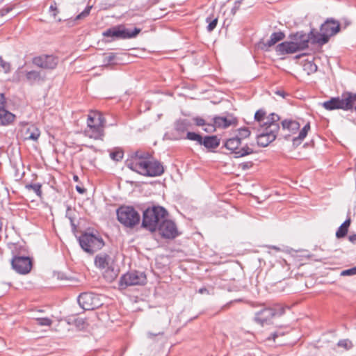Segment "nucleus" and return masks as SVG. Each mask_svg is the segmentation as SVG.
Returning a JSON list of instances; mask_svg holds the SVG:
<instances>
[{"label":"nucleus","mask_w":356,"mask_h":356,"mask_svg":"<svg viewBox=\"0 0 356 356\" xmlns=\"http://www.w3.org/2000/svg\"><path fill=\"white\" fill-rule=\"evenodd\" d=\"M348 239L351 243H356V234L350 235Z\"/></svg>","instance_id":"57"},{"label":"nucleus","mask_w":356,"mask_h":356,"mask_svg":"<svg viewBox=\"0 0 356 356\" xmlns=\"http://www.w3.org/2000/svg\"><path fill=\"white\" fill-rule=\"evenodd\" d=\"M207 22L209 23V24L207 26V31L209 32H211L216 27V25L218 24V18L211 19V17H207Z\"/></svg>","instance_id":"42"},{"label":"nucleus","mask_w":356,"mask_h":356,"mask_svg":"<svg viewBox=\"0 0 356 356\" xmlns=\"http://www.w3.org/2000/svg\"><path fill=\"white\" fill-rule=\"evenodd\" d=\"M162 334H163V332H159L157 334H153L152 332H148L147 335H148V337L152 338V337L157 336V335Z\"/></svg>","instance_id":"59"},{"label":"nucleus","mask_w":356,"mask_h":356,"mask_svg":"<svg viewBox=\"0 0 356 356\" xmlns=\"http://www.w3.org/2000/svg\"><path fill=\"white\" fill-rule=\"evenodd\" d=\"M58 63V58L54 55H46V69H54Z\"/></svg>","instance_id":"32"},{"label":"nucleus","mask_w":356,"mask_h":356,"mask_svg":"<svg viewBox=\"0 0 356 356\" xmlns=\"http://www.w3.org/2000/svg\"><path fill=\"white\" fill-rule=\"evenodd\" d=\"M49 12L51 13L52 16L55 18L56 17L58 12L56 3L54 2L53 4H51L49 6Z\"/></svg>","instance_id":"50"},{"label":"nucleus","mask_w":356,"mask_h":356,"mask_svg":"<svg viewBox=\"0 0 356 356\" xmlns=\"http://www.w3.org/2000/svg\"><path fill=\"white\" fill-rule=\"evenodd\" d=\"M6 98L0 93V126L10 124L15 120V115L6 109Z\"/></svg>","instance_id":"15"},{"label":"nucleus","mask_w":356,"mask_h":356,"mask_svg":"<svg viewBox=\"0 0 356 356\" xmlns=\"http://www.w3.org/2000/svg\"><path fill=\"white\" fill-rule=\"evenodd\" d=\"M348 233V229L343 227L342 225H341L337 232H336V236L338 238L344 237Z\"/></svg>","instance_id":"45"},{"label":"nucleus","mask_w":356,"mask_h":356,"mask_svg":"<svg viewBox=\"0 0 356 356\" xmlns=\"http://www.w3.org/2000/svg\"><path fill=\"white\" fill-rule=\"evenodd\" d=\"M339 99L342 110L356 111V93L344 92Z\"/></svg>","instance_id":"14"},{"label":"nucleus","mask_w":356,"mask_h":356,"mask_svg":"<svg viewBox=\"0 0 356 356\" xmlns=\"http://www.w3.org/2000/svg\"><path fill=\"white\" fill-rule=\"evenodd\" d=\"M76 190L77 192H79L80 194H83L86 190L83 187H81L79 186H76Z\"/></svg>","instance_id":"56"},{"label":"nucleus","mask_w":356,"mask_h":356,"mask_svg":"<svg viewBox=\"0 0 356 356\" xmlns=\"http://www.w3.org/2000/svg\"><path fill=\"white\" fill-rule=\"evenodd\" d=\"M284 335V333L280 332V331H276L274 333H273L271 334V336L268 337V340H273V341H275V339L277 338L278 337L280 336H283Z\"/></svg>","instance_id":"52"},{"label":"nucleus","mask_w":356,"mask_h":356,"mask_svg":"<svg viewBox=\"0 0 356 356\" xmlns=\"http://www.w3.org/2000/svg\"><path fill=\"white\" fill-rule=\"evenodd\" d=\"M216 128L225 129L235 122V119L232 116L220 117L216 116L213 118Z\"/></svg>","instance_id":"21"},{"label":"nucleus","mask_w":356,"mask_h":356,"mask_svg":"<svg viewBox=\"0 0 356 356\" xmlns=\"http://www.w3.org/2000/svg\"><path fill=\"white\" fill-rule=\"evenodd\" d=\"M206 292H208V290L206 288H201L199 289V293L201 294L204 293Z\"/></svg>","instance_id":"62"},{"label":"nucleus","mask_w":356,"mask_h":356,"mask_svg":"<svg viewBox=\"0 0 356 356\" xmlns=\"http://www.w3.org/2000/svg\"><path fill=\"white\" fill-rule=\"evenodd\" d=\"M353 275H356V267L344 270L341 273V276H350Z\"/></svg>","instance_id":"47"},{"label":"nucleus","mask_w":356,"mask_h":356,"mask_svg":"<svg viewBox=\"0 0 356 356\" xmlns=\"http://www.w3.org/2000/svg\"><path fill=\"white\" fill-rule=\"evenodd\" d=\"M26 80L31 83L33 84L40 81L41 76L39 72L32 70L26 72Z\"/></svg>","instance_id":"30"},{"label":"nucleus","mask_w":356,"mask_h":356,"mask_svg":"<svg viewBox=\"0 0 356 356\" xmlns=\"http://www.w3.org/2000/svg\"><path fill=\"white\" fill-rule=\"evenodd\" d=\"M351 24L352 22L348 17H344L341 19L340 26H341L343 29H346Z\"/></svg>","instance_id":"48"},{"label":"nucleus","mask_w":356,"mask_h":356,"mask_svg":"<svg viewBox=\"0 0 356 356\" xmlns=\"http://www.w3.org/2000/svg\"><path fill=\"white\" fill-rule=\"evenodd\" d=\"M29 190H32L38 197H42V184H31L26 186Z\"/></svg>","instance_id":"36"},{"label":"nucleus","mask_w":356,"mask_h":356,"mask_svg":"<svg viewBox=\"0 0 356 356\" xmlns=\"http://www.w3.org/2000/svg\"><path fill=\"white\" fill-rule=\"evenodd\" d=\"M38 324L40 325H44V318H40L37 319Z\"/></svg>","instance_id":"60"},{"label":"nucleus","mask_w":356,"mask_h":356,"mask_svg":"<svg viewBox=\"0 0 356 356\" xmlns=\"http://www.w3.org/2000/svg\"><path fill=\"white\" fill-rule=\"evenodd\" d=\"M147 172L145 176L147 177H157L161 175L164 172V168L162 164L155 160L150 154L149 159Z\"/></svg>","instance_id":"17"},{"label":"nucleus","mask_w":356,"mask_h":356,"mask_svg":"<svg viewBox=\"0 0 356 356\" xmlns=\"http://www.w3.org/2000/svg\"><path fill=\"white\" fill-rule=\"evenodd\" d=\"M74 324L79 330H85L88 326V323L86 318L77 317L74 321Z\"/></svg>","instance_id":"33"},{"label":"nucleus","mask_w":356,"mask_h":356,"mask_svg":"<svg viewBox=\"0 0 356 356\" xmlns=\"http://www.w3.org/2000/svg\"><path fill=\"white\" fill-rule=\"evenodd\" d=\"M39 136V134H31L29 136L30 138L33 139V140H36Z\"/></svg>","instance_id":"61"},{"label":"nucleus","mask_w":356,"mask_h":356,"mask_svg":"<svg viewBox=\"0 0 356 356\" xmlns=\"http://www.w3.org/2000/svg\"><path fill=\"white\" fill-rule=\"evenodd\" d=\"M204 126H205V127L204 128V131H205L206 132H208V133L214 132L216 129L213 122H211V123L206 122V125H204Z\"/></svg>","instance_id":"49"},{"label":"nucleus","mask_w":356,"mask_h":356,"mask_svg":"<svg viewBox=\"0 0 356 356\" xmlns=\"http://www.w3.org/2000/svg\"><path fill=\"white\" fill-rule=\"evenodd\" d=\"M350 220L348 219V220H345L341 225H342L343 227L348 229V227L350 226Z\"/></svg>","instance_id":"58"},{"label":"nucleus","mask_w":356,"mask_h":356,"mask_svg":"<svg viewBox=\"0 0 356 356\" xmlns=\"http://www.w3.org/2000/svg\"><path fill=\"white\" fill-rule=\"evenodd\" d=\"M111 257L106 253H100L95 258V266L101 269L108 268L109 266Z\"/></svg>","instance_id":"23"},{"label":"nucleus","mask_w":356,"mask_h":356,"mask_svg":"<svg viewBox=\"0 0 356 356\" xmlns=\"http://www.w3.org/2000/svg\"><path fill=\"white\" fill-rule=\"evenodd\" d=\"M164 238L173 239L179 235L175 222L165 218L156 229Z\"/></svg>","instance_id":"12"},{"label":"nucleus","mask_w":356,"mask_h":356,"mask_svg":"<svg viewBox=\"0 0 356 356\" xmlns=\"http://www.w3.org/2000/svg\"><path fill=\"white\" fill-rule=\"evenodd\" d=\"M140 31L141 30L138 28H134L133 30H131L124 26H119L108 29L104 32L103 35L120 39L133 38H135Z\"/></svg>","instance_id":"9"},{"label":"nucleus","mask_w":356,"mask_h":356,"mask_svg":"<svg viewBox=\"0 0 356 356\" xmlns=\"http://www.w3.org/2000/svg\"><path fill=\"white\" fill-rule=\"evenodd\" d=\"M45 323H46V326H50L52 323V321L50 319L46 318Z\"/></svg>","instance_id":"63"},{"label":"nucleus","mask_w":356,"mask_h":356,"mask_svg":"<svg viewBox=\"0 0 356 356\" xmlns=\"http://www.w3.org/2000/svg\"><path fill=\"white\" fill-rule=\"evenodd\" d=\"M318 70L317 65L310 60H306L303 64V70L308 74L315 73Z\"/></svg>","instance_id":"31"},{"label":"nucleus","mask_w":356,"mask_h":356,"mask_svg":"<svg viewBox=\"0 0 356 356\" xmlns=\"http://www.w3.org/2000/svg\"><path fill=\"white\" fill-rule=\"evenodd\" d=\"M13 268L19 274H27L32 268V261L28 256L14 254L11 260Z\"/></svg>","instance_id":"11"},{"label":"nucleus","mask_w":356,"mask_h":356,"mask_svg":"<svg viewBox=\"0 0 356 356\" xmlns=\"http://www.w3.org/2000/svg\"><path fill=\"white\" fill-rule=\"evenodd\" d=\"M340 31V22L333 18H328L321 24L320 32L311 31L312 42L322 46L328 42L330 37Z\"/></svg>","instance_id":"2"},{"label":"nucleus","mask_w":356,"mask_h":356,"mask_svg":"<svg viewBox=\"0 0 356 356\" xmlns=\"http://www.w3.org/2000/svg\"><path fill=\"white\" fill-rule=\"evenodd\" d=\"M116 213L118 221L126 227L133 228L140 221V214L131 206L120 207Z\"/></svg>","instance_id":"5"},{"label":"nucleus","mask_w":356,"mask_h":356,"mask_svg":"<svg viewBox=\"0 0 356 356\" xmlns=\"http://www.w3.org/2000/svg\"><path fill=\"white\" fill-rule=\"evenodd\" d=\"M220 145V139L216 136H205L203 138L202 145L207 149H215Z\"/></svg>","instance_id":"25"},{"label":"nucleus","mask_w":356,"mask_h":356,"mask_svg":"<svg viewBox=\"0 0 356 356\" xmlns=\"http://www.w3.org/2000/svg\"><path fill=\"white\" fill-rule=\"evenodd\" d=\"M10 64L5 61L1 56H0V72H4L6 74L10 72Z\"/></svg>","instance_id":"39"},{"label":"nucleus","mask_w":356,"mask_h":356,"mask_svg":"<svg viewBox=\"0 0 356 356\" xmlns=\"http://www.w3.org/2000/svg\"><path fill=\"white\" fill-rule=\"evenodd\" d=\"M282 126L283 129H287L289 131L294 133L299 129L300 125L299 122L296 120H284L282 122Z\"/></svg>","instance_id":"27"},{"label":"nucleus","mask_w":356,"mask_h":356,"mask_svg":"<svg viewBox=\"0 0 356 356\" xmlns=\"http://www.w3.org/2000/svg\"><path fill=\"white\" fill-rule=\"evenodd\" d=\"M168 216V212L163 207H148L143 211L142 226L149 232H154Z\"/></svg>","instance_id":"1"},{"label":"nucleus","mask_w":356,"mask_h":356,"mask_svg":"<svg viewBox=\"0 0 356 356\" xmlns=\"http://www.w3.org/2000/svg\"><path fill=\"white\" fill-rule=\"evenodd\" d=\"M33 64L35 66L43 68L44 66V60L42 56H37L33 58Z\"/></svg>","instance_id":"44"},{"label":"nucleus","mask_w":356,"mask_h":356,"mask_svg":"<svg viewBox=\"0 0 356 356\" xmlns=\"http://www.w3.org/2000/svg\"><path fill=\"white\" fill-rule=\"evenodd\" d=\"M309 129H310V124H309V123H307L301 129V131L299 133L298 136L296 137L293 139V145L297 146L299 144H300L302 140H303L305 138V137L307 136Z\"/></svg>","instance_id":"29"},{"label":"nucleus","mask_w":356,"mask_h":356,"mask_svg":"<svg viewBox=\"0 0 356 356\" xmlns=\"http://www.w3.org/2000/svg\"><path fill=\"white\" fill-rule=\"evenodd\" d=\"M272 273L273 274L274 277L273 278V283L281 282L282 280H284L287 277V270L285 266H277L275 267Z\"/></svg>","instance_id":"22"},{"label":"nucleus","mask_w":356,"mask_h":356,"mask_svg":"<svg viewBox=\"0 0 356 356\" xmlns=\"http://www.w3.org/2000/svg\"><path fill=\"white\" fill-rule=\"evenodd\" d=\"M337 346L339 347L343 348L346 350H348L353 347V343L350 340L346 339L339 340V342L337 343Z\"/></svg>","instance_id":"38"},{"label":"nucleus","mask_w":356,"mask_h":356,"mask_svg":"<svg viewBox=\"0 0 356 356\" xmlns=\"http://www.w3.org/2000/svg\"><path fill=\"white\" fill-rule=\"evenodd\" d=\"M291 41L296 43L298 46V49L302 51L307 49L309 46V40L312 41L311 32L309 34H306L303 32H297L295 34H291L289 36Z\"/></svg>","instance_id":"16"},{"label":"nucleus","mask_w":356,"mask_h":356,"mask_svg":"<svg viewBox=\"0 0 356 356\" xmlns=\"http://www.w3.org/2000/svg\"><path fill=\"white\" fill-rule=\"evenodd\" d=\"M91 8L92 6H87L83 12H81L76 17L75 20L83 19L88 17L90 14Z\"/></svg>","instance_id":"43"},{"label":"nucleus","mask_w":356,"mask_h":356,"mask_svg":"<svg viewBox=\"0 0 356 356\" xmlns=\"http://www.w3.org/2000/svg\"><path fill=\"white\" fill-rule=\"evenodd\" d=\"M266 112L263 109L258 110L254 115V119L260 124L266 120Z\"/></svg>","instance_id":"40"},{"label":"nucleus","mask_w":356,"mask_h":356,"mask_svg":"<svg viewBox=\"0 0 356 356\" xmlns=\"http://www.w3.org/2000/svg\"><path fill=\"white\" fill-rule=\"evenodd\" d=\"M250 135V131L248 128H241L238 129V135L236 137H238L240 141L244 138L249 137Z\"/></svg>","instance_id":"41"},{"label":"nucleus","mask_w":356,"mask_h":356,"mask_svg":"<svg viewBox=\"0 0 356 356\" xmlns=\"http://www.w3.org/2000/svg\"><path fill=\"white\" fill-rule=\"evenodd\" d=\"M193 120L195 122V124L197 126H204V125H206V121L203 118H202L197 117V118H195L193 119Z\"/></svg>","instance_id":"51"},{"label":"nucleus","mask_w":356,"mask_h":356,"mask_svg":"<svg viewBox=\"0 0 356 356\" xmlns=\"http://www.w3.org/2000/svg\"><path fill=\"white\" fill-rule=\"evenodd\" d=\"M116 58V54L115 53H109L108 54H105L103 59V63L105 65L115 64V60Z\"/></svg>","instance_id":"37"},{"label":"nucleus","mask_w":356,"mask_h":356,"mask_svg":"<svg viewBox=\"0 0 356 356\" xmlns=\"http://www.w3.org/2000/svg\"><path fill=\"white\" fill-rule=\"evenodd\" d=\"M249 167V163H245L242 164L243 169H246Z\"/></svg>","instance_id":"64"},{"label":"nucleus","mask_w":356,"mask_h":356,"mask_svg":"<svg viewBox=\"0 0 356 356\" xmlns=\"http://www.w3.org/2000/svg\"><path fill=\"white\" fill-rule=\"evenodd\" d=\"M184 138H186L190 140L196 141L198 145H202V142L203 140V137L201 135L196 134L195 132H190V131H188L186 134V136L184 137Z\"/></svg>","instance_id":"35"},{"label":"nucleus","mask_w":356,"mask_h":356,"mask_svg":"<svg viewBox=\"0 0 356 356\" xmlns=\"http://www.w3.org/2000/svg\"><path fill=\"white\" fill-rule=\"evenodd\" d=\"M111 158L114 161H120L123 157V152L122 151H115L110 154Z\"/></svg>","instance_id":"46"},{"label":"nucleus","mask_w":356,"mask_h":356,"mask_svg":"<svg viewBox=\"0 0 356 356\" xmlns=\"http://www.w3.org/2000/svg\"><path fill=\"white\" fill-rule=\"evenodd\" d=\"M81 248L87 253L93 254L105 245L98 233L84 232L78 238Z\"/></svg>","instance_id":"4"},{"label":"nucleus","mask_w":356,"mask_h":356,"mask_svg":"<svg viewBox=\"0 0 356 356\" xmlns=\"http://www.w3.org/2000/svg\"><path fill=\"white\" fill-rule=\"evenodd\" d=\"M270 123H271L269 118L267 117L266 118V120L262 122L261 124H260L262 127H264V130H268V127L270 126Z\"/></svg>","instance_id":"54"},{"label":"nucleus","mask_w":356,"mask_h":356,"mask_svg":"<svg viewBox=\"0 0 356 356\" xmlns=\"http://www.w3.org/2000/svg\"><path fill=\"white\" fill-rule=\"evenodd\" d=\"M149 159V152L138 150L134 152L131 159L126 161V165L130 170L145 176Z\"/></svg>","instance_id":"6"},{"label":"nucleus","mask_w":356,"mask_h":356,"mask_svg":"<svg viewBox=\"0 0 356 356\" xmlns=\"http://www.w3.org/2000/svg\"><path fill=\"white\" fill-rule=\"evenodd\" d=\"M240 144L241 141L238 137H234L227 140L224 145L232 153H234L236 157L245 156L253 153V150L248 145L239 148Z\"/></svg>","instance_id":"13"},{"label":"nucleus","mask_w":356,"mask_h":356,"mask_svg":"<svg viewBox=\"0 0 356 356\" xmlns=\"http://www.w3.org/2000/svg\"><path fill=\"white\" fill-rule=\"evenodd\" d=\"M191 124L188 120H179L175 123L174 130L177 133L175 139L179 140L184 138V133L188 129Z\"/></svg>","instance_id":"20"},{"label":"nucleus","mask_w":356,"mask_h":356,"mask_svg":"<svg viewBox=\"0 0 356 356\" xmlns=\"http://www.w3.org/2000/svg\"><path fill=\"white\" fill-rule=\"evenodd\" d=\"M298 44L293 43L290 41L283 42L276 46L275 51L279 56H283L285 54H294L297 51H300L298 49Z\"/></svg>","instance_id":"18"},{"label":"nucleus","mask_w":356,"mask_h":356,"mask_svg":"<svg viewBox=\"0 0 356 356\" xmlns=\"http://www.w3.org/2000/svg\"><path fill=\"white\" fill-rule=\"evenodd\" d=\"M13 10V7L12 6H6V7H4L2 9H1L0 10V15L1 16H4L6 15V14H8L10 11H11Z\"/></svg>","instance_id":"53"},{"label":"nucleus","mask_w":356,"mask_h":356,"mask_svg":"<svg viewBox=\"0 0 356 356\" xmlns=\"http://www.w3.org/2000/svg\"><path fill=\"white\" fill-rule=\"evenodd\" d=\"M53 277H56L58 280H60L66 279V277L64 275V274L62 273H59V272L54 273H53Z\"/></svg>","instance_id":"55"},{"label":"nucleus","mask_w":356,"mask_h":356,"mask_svg":"<svg viewBox=\"0 0 356 356\" xmlns=\"http://www.w3.org/2000/svg\"><path fill=\"white\" fill-rule=\"evenodd\" d=\"M284 308L277 305L273 308H264L256 313L254 320L261 325L267 323L273 317L280 316L284 314Z\"/></svg>","instance_id":"8"},{"label":"nucleus","mask_w":356,"mask_h":356,"mask_svg":"<svg viewBox=\"0 0 356 356\" xmlns=\"http://www.w3.org/2000/svg\"><path fill=\"white\" fill-rule=\"evenodd\" d=\"M267 118H269L271 122V123H270V126L268 127L270 131L277 134L280 129V125L277 123V122L280 120L279 115L275 113H271Z\"/></svg>","instance_id":"28"},{"label":"nucleus","mask_w":356,"mask_h":356,"mask_svg":"<svg viewBox=\"0 0 356 356\" xmlns=\"http://www.w3.org/2000/svg\"><path fill=\"white\" fill-rule=\"evenodd\" d=\"M284 38H285V34L284 33V32H282V31L274 32L271 34L270 39L266 42L263 43V45H264L263 48L270 47L275 45L278 42L284 40Z\"/></svg>","instance_id":"24"},{"label":"nucleus","mask_w":356,"mask_h":356,"mask_svg":"<svg viewBox=\"0 0 356 356\" xmlns=\"http://www.w3.org/2000/svg\"><path fill=\"white\" fill-rule=\"evenodd\" d=\"M323 106L327 111L341 109L339 97H332L330 100L324 102Z\"/></svg>","instance_id":"26"},{"label":"nucleus","mask_w":356,"mask_h":356,"mask_svg":"<svg viewBox=\"0 0 356 356\" xmlns=\"http://www.w3.org/2000/svg\"><path fill=\"white\" fill-rule=\"evenodd\" d=\"M104 124L105 120L100 113H90L88 116L84 134L95 140H102L104 136Z\"/></svg>","instance_id":"3"},{"label":"nucleus","mask_w":356,"mask_h":356,"mask_svg":"<svg viewBox=\"0 0 356 356\" xmlns=\"http://www.w3.org/2000/svg\"><path fill=\"white\" fill-rule=\"evenodd\" d=\"M117 276V271L108 267L104 273V277L109 282H113Z\"/></svg>","instance_id":"34"},{"label":"nucleus","mask_w":356,"mask_h":356,"mask_svg":"<svg viewBox=\"0 0 356 356\" xmlns=\"http://www.w3.org/2000/svg\"><path fill=\"white\" fill-rule=\"evenodd\" d=\"M78 302L84 310H94L102 305L99 296L86 292L79 296Z\"/></svg>","instance_id":"10"},{"label":"nucleus","mask_w":356,"mask_h":356,"mask_svg":"<svg viewBox=\"0 0 356 356\" xmlns=\"http://www.w3.org/2000/svg\"><path fill=\"white\" fill-rule=\"evenodd\" d=\"M277 133L270 131V129L264 131L257 136V144L261 147H266L276 138Z\"/></svg>","instance_id":"19"},{"label":"nucleus","mask_w":356,"mask_h":356,"mask_svg":"<svg viewBox=\"0 0 356 356\" xmlns=\"http://www.w3.org/2000/svg\"><path fill=\"white\" fill-rule=\"evenodd\" d=\"M146 281V275L143 272L131 271L120 277L119 285L122 289H124L129 286L143 285Z\"/></svg>","instance_id":"7"}]
</instances>
